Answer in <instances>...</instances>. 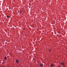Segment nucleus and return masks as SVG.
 Masks as SVG:
<instances>
[{"label": "nucleus", "mask_w": 67, "mask_h": 67, "mask_svg": "<svg viewBox=\"0 0 67 67\" xmlns=\"http://www.w3.org/2000/svg\"><path fill=\"white\" fill-rule=\"evenodd\" d=\"M60 64V65H64V63H62Z\"/></svg>", "instance_id": "obj_1"}, {"label": "nucleus", "mask_w": 67, "mask_h": 67, "mask_svg": "<svg viewBox=\"0 0 67 67\" xmlns=\"http://www.w3.org/2000/svg\"><path fill=\"white\" fill-rule=\"evenodd\" d=\"M20 13H22V10H20Z\"/></svg>", "instance_id": "obj_4"}, {"label": "nucleus", "mask_w": 67, "mask_h": 67, "mask_svg": "<svg viewBox=\"0 0 67 67\" xmlns=\"http://www.w3.org/2000/svg\"><path fill=\"white\" fill-rule=\"evenodd\" d=\"M53 64L50 67H52V66H53Z\"/></svg>", "instance_id": "obj_6"}, {"label": "nucleus", "mask_w": 67, "mask_h": 67, "mask_svg": "<svg viewBox=\"0 0 67 67\" xmlns=\"http://www.w3.org/2000/svg\"><path fill=\"white\" fill-rule=\"evenodd\" d=\"M7 18H9V16H7Z\"/></svg>", "instance_id": "obj_7"}, {"label": "nucleus", "mask_w": 67, "mask_h": 67, "mask_svg": "<svg viewBox=\"0 0 67 67\" xmlns=\"http://www.w3.org/2000/svg\"><path fill=\"white\" fill-rule=\"evenodd\" d=\"M25 29H24V30H25Z\"/></svg>", "instance_id": "obj_9"}, {"label": "nucleus", "mask_w": 67, "mask_h": 67, "mask_svg": "<svg viewBox=\"0 0 67 67\" xmlns=\"http://www.w3.org/2000/svg\"><path fill=\"white\" fill-rule=\"evenodd\" d=\"M16 63H19V60H16Z\"/></svg>", "instance_id": "obj_3"}, {"label": "nucleus", "mask_w": 67, "mask_h": 67, "mask_svg": "<svg viewBox=\"0 0 67 67\" xmlns=\"http://www.w3.org/2000/svg\"><path fill=\"white\" fill-rule=\"evenodd\" d=\"M4 59H7V58H6V57H5V58H4Z\"/></svg>", "instance_id": "obj_5"}, {"label": "nucleus", "mask_w": 67, "mask_h": 67, "mask_svg": "<svg viewBox=\"0 0 67 67\" xmlns=\"http://www.w3.org/2000/svg\"><path fill=\"white\" fill-rule=\"evenodd\" d=\"M51 51V49H50V50H49V51L50 52Z\"/></svg>", "instance_id": "obj_8"}, {"label": "nucleus", "mask_w": 67, "mask_h": 67, "mask_svg": "<svg viewBox=\"0 0 67 67\" xmlns=\"http://www.w3.org/2000/svg\"><path fill=\"white\" fill-rule=\"evenodd\" d=\"M40 66H41V67H42V66H43V64H40Z\"/></svg>", "instance_id": "obj_2"}]
</instances>
